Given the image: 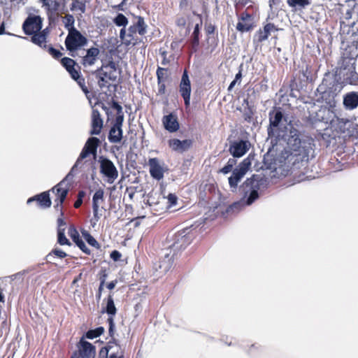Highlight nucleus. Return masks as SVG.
<instances>
[{
	"label": "nucleus",
	"instance_id": "obj_17",
	"mask_svg": "<svg viewBox=\"0 0 358 358\" xmlns=\"http://www.w3.org/2000/svg\"><path fill=\"white\" fill-rule=\"evenodd\" d=\"M250 146L248 141H236L230 145L229 151L234 157H241L248 152Z\"/></svg>",
	"mask_w": 358,
	"mask_h": 358
},
{
	"label": "nucleus",
	"instance_id": "obj_29",
	"mask_svg": "<svg viewBox=\"0 0 358 358\" xmlns=\"http://www.w3.org/2000/svg\"><path fill=\"white\" fill-rule=\"evenodd\" d=\"M103 127V120L101 117L99 111L97 109H93L92 113V129L90 134L99 135Z\"/></svg>",
	"mask_w": 358,
	"mask_h": 358
},
{
	"label": "nucleus",
	"instance_id": "obj_13",
	"mask_svg": "<svg viewBox=\"0 0 358 358\" xmlns=\"http://www.w3.org/2000/svg\"><path fill=\"white\" fill-rule=\"evenodd\" d=\"M42 22L39 15H29L22 24L24 32L29 36L38 32L42 29Z\"/></svg>",
	"mask_w": 358,
	"mask_h": 358
},
{
	"label": "nucleus",
	"instance_id": "obj_30",
	"mask_svg": "<svg viewBox=\"0 0 358 358\" xmlns=\"http://www.w3.org/2000/svg\"><path fill=\"white\" fill-rule=\"evenodd\" d=\"M69 234L71 236L73 241L76 243V245L80 248V250L83 252L85 254L90 255L91 254V250L86 246L84 241L80 237V235L74 227H70L69 229Z\"/></svg>",
	"mask_w": 358,
	"mask_h": 358
},
{
	"label": "nucleus",
	"instance_id": "obj_38",
	"mask_svg": "<svg viewBox=\"0 0 358 358\" xmlns=\"http://www.w3.org/2000/svg\"><path fill=\"white\" fill-rule=\"evenodd\" d=\"M251 166V160L249 157L244 159L238 166L236 170L245 175Z\"/></svg>",
	"mask_w": 358,
	"mask_h": 358
},
{
	"label": "nucleus",
	"instance_id": "obj_8",
	"mask_svg": "<svg viewBox=\"0 0 358 358\" xmlns=\"http://www.w3.org/2000/svg\"><path fill=\"white\" fill-rule=\"evenodd\" d=\"M98 162L99 163L100 173L106 178L108 183H113L118 177V171L114 163L103 156H100Z\"/></svg>",
	"mask_w": 358,
	"mask_h": 358
},
{
	"label": "nucleus",
	"instance_id": "obj_48",
	"mask_svg": "<svg viewBox=\"0 0 358 358\" xmlns=\"http://www.w3.org/2000/svg\"><path fill=\"white\" fill-rule=\"evenodd\" d=\"M96 77L98 78V85L100 88H103L106 87V83L108 80L107 77H105L103 74H96Z\"/></svg>",
	"mask_w": 358,
	"mask_h": 358
},
{
	"label": "nucleus",
	"instance_id": "obj_26",
	"mask_svg": "<svg viewBox=\"0 0 358 358\" xmlns=\"http://www.w3.org/2000/svg\"><path fill=\"white\" fill-rule=\"evenodd\" d=\"M42 3L48 16H53L59 14L62 9V5L59 0H39Z\"/></svg>",
	"mask_w": 358,
	"mask_h": 358
},
{
	"label": "nucleus",
	"instance_id": "obj_49",
	"mask_svg": "<svg viewBox=\"0 0 358 358\" xmlns=\"http://www.w3.org/2000/svg\"><path fill=\"white\" fill-rule=\"evenodd\" d=\"M55 255L61 259L64 258L67 256V254L62 250L55 248L48 255V256Z\"/></svg>",
	"mask_w": 358,
	"mask_h": 358
},
{
	"label": "nucleus",
	"instance_id": "obj_56",
	"mask_svg": "<svg viewBox=\"0 0 358 358\" xmlns=\"http://www.w3.org/2000/svg\"><path fill=\"white\" fill-rule=\"evenodd\" d=\"M232 169L233 168H231L230 165L226 164L223 168L220 169V171L224 174H227L231 172L232 171Z\"/></svg>",
	"mask_w": 358,
	"mask_h": 358
},
{
	"label": "nucleus",
	"instance_id": "obj_6",
	"mask_svg": "<svg viewBox=\"0 0 358 358\" xmlns=\"http://www.w3.org/2000/svg\"><path fill=\"white\" fill-rule=\"evenodd\" d=\"M87 38L76 28H69V34L66 37L64 43L71 57L77 55V50L87 44Z\"/></svg>",
	"mask_w": 358,
	"mask_h": 358
},
{
	"label": "nucleus",
	"instance_id": "obj_60",
	"mask_svg": "<svg viewBox=\"0 0 358 358\" xmlns=\"http://www.w3.org/2000/svg\"><path fill=\"white\" fill-rule=\"evenodd\" d=\"M82 203H83V200L77 198L76 201H75V203L73 204V206L75 208H78L81 206Z\"/></svg>",
	"mask_w": 358,
	"mask_h": 358
},
{
	"label": "nucleus",
	"instance_id": "obj_21",
	"mask_svg": "<svg viewBox=\"0 0 358 358\" xmlns=\"http://www.w3.org/2000/svg\"><path fill=\"white\" fill-rule=\"evenodd\" d=\"M148 166L150 167V174L154 179L160 180L164 178V170L158 158L149 159Z\"/></svg>",
	"mask_w": 358,
	"mask_h": 358
},
{
	"label": "nucleus",
	"instance_id": "obj_63",
	"mask_svg": "<svg viewBox=\"0 0 358 358\" xmlns=\"http://www.w3.org/2000/svg\"><path fill=\"white\" fill-rule=\"evenodd\" d=\"M85 196V192L83 190H80L78 193L77 198L83 200V199Z\"/></svg>",
	"mask_w": 358,
	"mask_h": 358
},
{
	"label": "nucleus",
	"instance_id": "obj_23",
	"mask_svg": "<svg viewBox=\"0 0 358 358\" xmlns=\"http://www.w3.org/2000/svg\"><path fill=\"white\" fill-rule=\"evenodd\" d=\"M168 144L173 151L183 152L192 146L193 141L191 139L180 141L178 138H172L169 140Z\"/></svg>",
	"mask_w": 358,
	"mask_h": 358
},
{
	"label": "nucleus",
	"instance_id": "obj_19",
	"mask_svg": "<svg viewBox=\"0 0 358 358\" xmlns=\"http://www.w3.org/2000/svg\"><path fill=\"white\" fill-rule=\"evenodd\" d=\"M116 70L115 63L111 60L106 64H103L100 68L96 70L95 73L103 74L107 77L108 80L115 81L117 79Z\"/></svg>",
	"mask_w": 358,
	"mask_h": 358
},
{
	"label": "nucleus",
	"instance_id": "obj_53",
	"mask_svg": "<svg viewBox=\"0 0 358 358\" xmlns=\"http://www.w3.org/2000/svg\"><path fill=\"white\" fill-rule=\"evenodd\" d=\"M205 29H206V34L208 35H210L215 32V27L212 24H209L206 25Z\"/></svg>",
	"mask_w": 358,
	"mask_h": 358
},
{
	"label": "nucleus",
	"instance_id": "obj_11",
	"mask_svg": "<svg viewBox=\"0 0 358 358\" xmlns=\"http://www.w3.org/2000/svg\"><path fill=\"white\" fill-rule=\"evenodd\" d=\"M191 92V82L188 76L187 71L185 69L182 75V78L179 84V92L184 100V104L186 109L190 107Z\"/></svg>",
	"mask_w": 358,
	"mask_h": 358
},
{
	"label": "nucleus",
	"instance_id": "obj_1",
	"mask_svg": "<svg viewBox=\"0 0 358 358\" xmlns=\"http://www.w3.org/2000/svg\"><path fill=\"white\" fill-rule=\"evenodd\" d=\"M300 131L293 127H291L289 131L286 150L285 161L288 164L297 169L300 168L299 164L307 162L309 159V154L312 147L309 141H301Z\"/></svg>",
	"mask_w": 358,
	"mask_h": 358
},
{
	"label": "nucleus",
	"instance_id": "obj_55",
	"mask_svg": "<svg viewBox=\"0 0 358 358\" xmlns=\"http://www.w3.org/2000/svg\"><path fill=\"white\" fill-rule=\"evenodd\" d=\"M107 273L106 272V271H101V275L99 278V280H100V284H102V285H105L106 284V278H107Z\"/></svg>",
	"mask_w": 358,
	"mask_h": 358
},
{
	"label": "nucleus",
	"instance_id": "obj_50",
	"mask_svg": "<svg viewBox=\"0 0 358 358\" xmlns=\"http://www.w3.org/2000/svg\"><path fill=\"white\" fill-rule=\"evenodd\" d=\"M110 256V258L114 262H117V261L120 260V258L122 257V254L117 250H113L111 252Z\"/></svg>",
	"mask_w": 358,
	"mask_h": 358
},
{
	"label": "nucleus",
	"instance_id": "obj_54",
	"mask_svg": "<svg viewBox=\"0 0 358 358\" xmlns=\"http://www.w3.org/2000/svg\"><path fill=\"white\" fill-rule=\"evenodd\" d=\"M117 284V280L115 279V280H112V281L109 282L108 283H107L106 287L109 290H113Z\"/></svg>",
	"mask_w": 358,
	"mask_h": 358
},
{
	"label": "nucleus",
	"instance_id": "obj_20",
	"mask_svg": "<svg viewBox=\"0 0 358 358\" xmlns=\"http://www.w3.org/2000/svg\"><path fill=\"white\" fill-rule=\"evenodd\" d=\"M239 22L236 24V29L241 32H247L253 29L255 25L252 15L245 11L243 12L238 17Z\"/></svg>",
	"mask_w": 358,
	"mask_h": 358
},
{
	"label": "nucleus",
	"instance_id": "obj_64",
	"mask_svg": "<svg viewBox=\"0 0 358 358\" xmlns=\"http://www.w3.org/2000/svg\"><path fill=\"white\" fill-rule=\"evenodd\" d=\"M170 61L166 57H164V58L162 60V64L164 66L168 65L169 64Z\"/></svg>",
	"mask_w": 358,
	"mask_h": 358
},
{
	"label": "nucleus",
	"instance_id": "obj_3",
	"mask_svg": "<svg viewBox=\"0 0 358 358\" xmlns=\"http://www.w3.org/2000/svg\"><path fill=\"white\" fill-rule=\"evenodd\" d=\"M103 331L104 328L102 327L87 331L85 336H83L77 343V350L70 358H95L96 348L92 343L86 341L85 337L93 339L101 336Z\"/></svg>",
	"mask_w": 358,
	"mask_h": 358
},
{
	"label": "nucleus",
	"instance_id": "obj_35",
	"mask_svg": "<svg viewBox=\"0 0 358 358\" xmlns=\"http://www.w3.org/2000/svg\"><path fill=\"white\" fill-rule=\"evenodd\" d=\"M86 3L84 0H72L70 9L72 11H80V13H85L86 11Z\"/></svg>",
	"mask_w": 358,
	"mask_h": 358
},
{
	"label": "nucleus",
	"instance_id": "obj_24",
	"mask_svg": "<svg viewBox=\"0 0 358 358\" xmlns=\"http://www.w3.org/2000/svg\"><path fill=\"white\" fill-rule=\"evenodd\" d=\"M100 53L99 48L92 47L87 50L86 55L81 57L80 63L85 67H89L95 64Z\"/></svg>",
	"mask_w": 358,
	"mask_h": 358
},
{
	"label": "nucleus",
	"instance_id": "obj_42",
	"mask_svg": "<svg viewBox=\"0 0 358 358\" xmlns=\"http://www.w3.org/2000/svg\"><path fill=\"white\" fill-rule=\"evenodd\" d=\"M113 22L118 27H125L128 24L127 18L122 13H118Z\"/></svg>",
	"mask_w": 358,
	"mask_h": 358
},
{
	"label": "nucleus",
	"instance_id": "obj_41",
	"mask_svg": "<svg viewBox=\"0 0 358 358\" xmlns=\"http://www.w3.org/2000/svg\"><path fill=\"white\" fill-rule=\"evenodd\" d=\"M57 241L61 245H71V243L66 237L64 229H59L57 231Z\"/></svg>",
	"mask_w": 358,
	"mask_h": 358
},
{
	"label": "nucleus",
	"instance_id": "obj_43",
	"mask_svg": "<svg viewBox=\"0 0 358 358\" xmlns=\"http://www.w3.org/2000/svg\"><path fill=\"white\" fill-rule=\"evenodd\" d=\"M73 80L76 81L78 85L80 87L81 90L85 94H87L89 93L88 88L85 85V78H83L82 76H80V74H79L76 78H74Z\"/></svg>",
	"mask_w": 358,
	"mask_h": 358
},
{
	"label": "nucleus",
	"instance_id": "obj_44",
	"mask_svg": "<svg viewBox=\"0 0 358 358\" xmlns=\"http://www.w3.org/2000/svg\"><path fill=\"white\" fill-rule=\"evenodd\" d=\"M46 50L48 52V53L52 55V57L56 59H59L62 56V53L54 48L52 46H49L48 45V48H46Z\"/></svg>",
	"mask_w": 358,
	"mask_h": 358
},
{
	"label": "nucleus",
	"instance_id": "obj_10",
	"mask_svg": "<svg viewBox=\"0 0 358 358\" xmlns=\"http://www.w3.org/2000/svg\"><path fill=\"white\" fill-rule=\"evenodd\" d=\"M337 131L344 134L345 136L357 138H358V124L349 120L337 118Z\"/></svg>",
	"mask_w": 358,
	"mask_h": 358
},
{
	"label": "nucleus",
	"instance_id": "obj_22",
	"mask_svg": "<svg viewBox=\"0 0 358 358\" xmlns=\"http://www.w3.org/2000/svg\"><path fill=\"white\" fill-rule=\"evenodd\" d=\"M60 63L70 74L72 79L80 74V67L73 59L66 57H63L61 59Z\"/></svg>",
	"mask_w": 358,
	"mask_h": 358
},
{
	"label": "nucleus",
	"instance_id": "obj_40",
	"mask_svg": "<svg viewBox=\"0 0 358 358\" xmlns=\"http://www.w3.org/2000/svg\"><path fill=\"white\" fill-rule=\"evenodd\" d=\"M310 1L311 0H287V3L290 7L299 6L305 8L310 4Z\"/></svg>",
	"mask_w": 358,
	"mask_h": 358
},
{
	"label": "nucleus",
	"instance_id": "obj_4",
	"mask_svg": "<svg viewBox=\"0 0 358 358\" xmlns=\"http://www.w3.org/2000/svg\"><path fill=\"white\" fill-rule=\"evenodd\" d=\"M146 28L147 25L144 19L142 17H138L136 22L129 27L127 33L124 28L120 30V37L126 46H134L143 42Z\"/></svg>",
	"mask_w": 358,
	"mask_h": 358
},
{
	"label": "nucleus",
	"instance_id": "obj_39",
	"mask_svg": "<svg viewBox=\"0 0 358 358\" xmlns=\"http://www.w3.org/2000/svg\"><path fill=\"white\" fill-rule=\"evenodd\" d=\"M244 102L247 103V107L244 109L243 117L245 122L250 123L253 120L254 112L252 108L248 105V101L245 99Z\"/></svg>",
	"mask_w": 358,
	"mask_h": 358
},
{
	"label": "nucleus",
	"instance_id": "obj_58",
	"mask_svg": "<svg viewBox=\"0 0 358 358\" xmlns=\"http://www.w3.org/2000/svg\"><path fill=\"white\" fill-rule=\"evenodd\" d=\"M169 201L171 204H176L177 201V197L176 195L169 194L168 196Z\"/></svg>",
	"mask_w": 358,
	"mask_h": 358
},
{
	"label": "nucleus",
	"instance_id": "obj_32",
	"mask_svg": "<svg viewBox=\"0 0 358 358\" xmlns=\"http://www.w3.org/2000/svg\"><path fill=\"white\" fill-rule=\"evenodd\" d=\"M123 138V131L122 128L112 126L109 130L108 139L111 143H120Z\"/></svg>",
	"mask_w": 358,
	"mask_h": 358
},
{
	"label": "nucleus",
	"instance_id": "obj_2",
	"mask_svg": "<svg viewBox=\"0 0 358 358\" xmlns=\"http://www.w3.org/2000/svg\"><path fill=\"white\" fill-rule=\"evenodd\" d=\"M264 180L259 176L253 175L251 178H247L243 182L242 187L245 193V196H248L247 200L243 203V201L233 203L227 209V211H234V210H241L245 205L250 206L259 198V190L264 185Z\"/></svg>",
	"mask_w": 358,
	"mask_h": 358
},
{
	"label": "nucleus",
	"instance_id": "obj_12",
	"mask_svg": "<svg viewBox=\"0 0 358 358\" xmlns=\"http://www.w3.org/2000/svg\"><path fill=\"white\" fill-rule=\"evenodd\" d=\"M113 339V341H109L107 346L100 350L98 358H124L123 350Z\"/></svg>",
	"mask_w": 358,
	"mask_h": 358
},
{
	"label": "nucleus",
	"instance_id": "obj_37",
	"mask_svg": "<svg viewBox=\"0 0 358 358\" xmlns=\"http://www.w3.org/2000/svg\"><path fill=\"white\" fill-rule=\"evenodd\" d=\"M82 236L85 238V240L87 242V243L96 248L100 249L101 245L86 230L82 231Z\"/></svg>",
	"mask_w": 358,
	"mask_h": 358
},
{
	"label": "nucleus",
	"instance_id": "obj_5",
	"mask_svg": "<svg viewBox=\"0 0 358 358\" xmlns=\"http://www.w3.org/2000/svg\"><path fill=\"white\" fill-rule=\"evenodd\" d=\"M317 92L320 95L317 101L324 103L326 106L332 111L336 108L337 103L335 83L327 79H323L322 83L317 88Z\"/></svg>",
	"mask_w": 358,
	"mask_h": 358
},
{
	"label": "nucleus",
	"instance_id": "obj_33",
	"mask_svg": "<svg viewBox=\"0 0 358 358\" xmlns=\"http://www.w3.org/2000/svg\"><path fill=\"white\" fill-rule=\"evenodd\" d=\"M199 36H200V24H196L194 27V31L191 36L189 45L191 52H196L199 45Z\"/></svg>",
	"mask_w": 358,
	"mask_h": 358
},
{
	"label": "nucleus",
	"instance_id": "obj_9",
	"mask_svg": "<svg viewBox=\"0 0 358 358\" xmlns=\"http://www.w3.org/2000/svg\"><path fill=\"white\" fill-rule=\"evenodd\" d=\"M106 306L102 312H106L108 315L107 322L108 324V334L110 337H113L115 333V322L114 316L117 313V308L115 306L113 299V293L110 292L107 298L106 299Z\"/></svg>",
	"mask_w": 358,
	"mask_h": 358
},
{
	"label": "nucleus",
	"instance_id": "obj_31",
	"mask_svg": "<svg viewBox=\"0 0 358 358\" xmlns=\"http://www.w3.org/2000/svg\"><path fill=\"white\" fill-rule=\"evenodd\" d=\"M343 105L347 109L353 110L358 106V92H350L343 98Z\"/></svg>",
	"mask_w": 358,
	"mask_h": 358
},
{
	"label": "nucleus",
	"instance_id": "obj_36",
	"mask_svg": "<svg viewBox=\"0 0 358 358\" xmlns=\"http://www.w3.org/2000/svg\"><path fill=\"white\" fill-rule=\"evenodd\" d=\"M245 175L234 169L232 175L229 178V184L231 187L236 188L238 183Z\"/></svg>",
	"mask_w": 358,
	"mask_h": 358
},
{
	"label": "nucleus",
	"instance_id": "obj_52",
	"mask_svg": "<svg viewBox=\"0 0 358 358\" xmlns=\"http://www.w3.org/2000/svg\"><path fill=\"white\" fill-rule=\"evenodd\" d=\"M111 107L113 109L117 110V114L122 113H123L122 107L117 102H116L115 101H112Z\"/></svg>",
	"mask_w": 358,
	"mask_h": 358
},
{
	"label": "nucleus",
	"instance_id": "obj_45",
	"mask_svg": "<svg viewBox=\"0 0 358 358\" xmlns=\"http://www.w3.org/2000/svg\"><path fill=\"white\" fill-rule=\"evenodd\" d=\"M75 22L74 17L71 14H66L64 16V23L66 27L75 28L73 27Z\"/></svg>",
	"mask_w": 358,
	"mask_h": 358
},
{
	"label": "nucleus",
	"instance_id": "obj_47",
	"mask_svg": "<svg viewBox=\"0 0 358 358\" xmlns=\"http://www.w3.org/2000/svg\"><path fill=\"white\" fill-rule=\"evenodd\" d=\"M124 122V113L116 115L113 126L122 128Z\"/></svg>",
	"mask_w": 358,
	"mask_h": 358
},
{
	"label": "nucleus",
	"instance_id": "obj_59",
	"mask_svg": "<svg viewBox=\"0 0 358 358\" xmlns=\"http://www.w3.org/2000/svg\"><path fill=\"white\" fill-rule=\"evenodd\" d=\"M260 348V345L255 343V344H252L250 345L249 350H248V352L249 353H252L254 352L255 350H258Z\"/></svg>",
	"mask_w": 358,
	"mask_h": 358
},
{
	"label": "nucleus",
	"instance_id": "obj_7",
	"mask_svg": "<svg viewBox=\"0 0 358 358\" xmlns=\"http://www.w3.org/2000/svg\"><path fill=\"white\" fill-rule=\"evenodd\" d=\"M69 189L70 185L65 179H63L49 190L50 192H52L55 196L54 199L55 203L54 208L56 211L59 212L62 216L64 215L63 203L69 194Z\"/></svg>",
	"mask_w": 358,
	"mask_h": 358
},
{
	"label": "nucleus",
	"instance_id": "obj_46",
	"mask_svg": "<svg viewBox=\"0 0 358 358\" xmlns=\"http://www.w3.org/2000/svg\"><path fill=\"white\" fill-rule=\"evenodd\" d=\"M347 80H348L349 83L350 85H357L358 84V73L355 71H352L350 73V76L347 78Z\"/></svg>",
	"mask_w": 358,
	"mask_h": 358
},
{
	"label": "nucleus",
	"instance_id": "obj_15",
	"mask_svg": "<svg viewBox=\"0 0 358 358\" xmlns=\"http://www.w3.org/2000/svg\"><path fill=\"white\" fill-rule=\"evenodd\" d=\"M99 143L100 141L98 138H89L77 159L76 164L80 163L81 160L86 158L90 154L93 155L94 158H95L96 156L97 148L99 145Z\"/></svg>",
	"mask_w": 358,
	"mask_h": 358
},
{
	"label": "nucleus",
	"instance_id": "obj_27",
	"mask_svg": "<svg viewBox=\"0 0 358 358\" xmlns=\"http://www.w3.org/2000/svg\"><path fill=\"white\" fill-rule=\"evenodd\" d=\"M278 29L273 23H267L264 26L263 29H259L255 34L254 41L257 43L266 40L272 31H277Z\"/></svg>",
	"mask_w": 358,
	"mask_h": 358
},
{
	"label": "nucleus",
	"instance_id": "obj_25",
	"mask_svg": "<svg viewBox=\"0 0 358 358\" xmlns=\"http://www.w3.org/2000/svg\"><path fill=\"white\" fill-rule=\"evenodd\" d=\"M50 191L43 192L41 194H36L34 196H32L28 199L27 203L29 204L33 201H36L38 206L41 208H50L52 205V201L50 198Z\"/></svg>",
	"mask_w": 358,
	"mask_h": 358
},
{
	"label": "nucleus",
	"instance_id": "obj_57",
	"mask_svg": "<svg viewBox=\"0 0 358 358\" xmlns=\"http://www.w3.org/2000/svg\"><path fill=\"white\" fill-rule=\"evenodd\" d=\"M242 78V65L240 66L239 71L238 73L236 74L234 80L236 82H241V80Z\"/></svg>",
	"mask_w": 358,
	"mask_h": 358
},
{
	"label": "nucleus",
	"instance_id": "obj_61",
	"mask_svg": "<svg viewBox=\"0 0 358 358\" xmlns=\"http://www.w3.org/2000/svg\"><path fill=\"white\" fill-rule=\"evenodd\" d=\"M236 164V160L234 159V158H230L228 162H227V164L228 165H230V166H231V168H233Z\"/></svg>",
	"mask_w": 358,
	"mask_h": 358
},
{
	"label": "nucleus",
	"instance_id": "obj_51",
	"mask_svg": "<svg viewBox=\"0 0 358 358\" xmlns=\"http://www.w3.org/2000/svg\"><path fill=\"white\" fill-rule=\"evenodd\" d=\"M105 285L99 284L98 290L96 293V299L97 301H99L101 299L102 293L103 291V287Z\"/></svg>",
	"mask_w": 358,
	"mask_h": 358
},
{
	"label": "nucleus",
	"instance_id": "obj_18",
	"mask_svg": "<svg viewBox=\"0 0 358 358\" xmlns=\"http://www.w3.org/2000/svg\"><path fill=\"white\" fill-rule=\"evenodd\" d=\"M103 196V189L99 188L95 192L92 197L93 218L92 219L91 222H94V224L99 220L101 217V215L99 213V205L104 201Z\"/></svg>",
	"mask_w": 358,
	"mask_h": 358
},
{
	"label": "nucleus",
	"instance_id": "obj_28",
	"mask_svg": "<svg viewBox=\"0 0 358 358\" xmlns=\"http://www.w3.org/2000/svg\"><path fill=\"white\" fill-rule=\"evenodd\" d=\"M162 123L164 129L171 133L177 131L180 128L178 117L173 113L164 115L162 118Z\"/></svg>",
	"mask_w": 358,
	"mask_h": 358
},
{
	"label": "nucleus",
	"instance_id": "obj_34",
	"mask_svg": "<svg viewBox=\"0 0 358 358\" xmlns=\"http://www.w3.org/2000/svg\"><path fill=\"white\" fill-rule=\"evenodd\" d=\"M31 36V41L33 43L38 45L40 48L44 50H46L48 48V45L46 44L47 39L45 38L44 34L36 32Z\"/></svg>",
	"mask_w": 358,
	"mask_h": 358
},
{
	"label": "nucleus",
	"instance_id": "obj_14",
	"mask_svg": "<svg viewBox=\"0 0 358 358\" xmlns=\"http://www.w3.org/2000/svg\"><path fill=\"white\" fill-rule=\"evenodd\" d=\"M269 125L267 129L269 136L273 135L274 130L279 128L282 120L287 121V117L284 116L281 109L273 110L269 112Z\"/></svg>",
	"mask_w": 358,
	"mask_h": 358
},
{
	"label": "nucleus",
	"instance_id": "obj_62",
	"mask_svg": "<svg viewBox=\"0 0 358 358\" xmlns=\"http://www.w3.org/2000/svg\"><path fill=\"white\" fill-rule=\"evenodd\" d=\"M269 6L272 8L275 5H278L280 2V0H269Z\"/></svg>",
	"mask_w": 358,
	"mask_h": 358
},
{
	"label": "nucleus",
	"instance_id": "obj_16",
	"mask_svg": "<svg viewBox=\"0 0 358 358\" xmlns=\"http://www.w3.org/2000/svg\"><path fill=\"white\" fill-rule=\"evenodd\" d=\"M157 79L158 94L164 95L166 93V83L169 81L170 73L167 68L158 66L156 71Z\"/></svg>",
	"mask_w": 358,
	"mask_h": 358
}]
</instances>
